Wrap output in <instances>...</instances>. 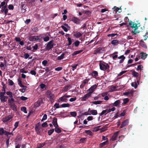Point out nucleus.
I'll return each mask as SVG.
<instances>
[{"label":"nucleus","mask_w":148,"mask_h":148,"mask_svg":"<svg viewBox=\"0 0 148 148\" xmlns=\"http://www.w3.org/2000/svg\"><path fill=\"white\" fill-rule=\"evenodd\" d=\"M91 93L88 92L82 98L81 100L82 101H85L88 99L91 95Z\"/></svg>","instance_id":"obj_7"},{"label":"nucleus","mask_w":148,"mask_h":148,"mask_svg":"<svg viewBox=\"0 0 148 148\" xmlns=\"http://www.w3.org/2000/svg\"><path fill=\"white\" fill-rule=\"evenodd\" d=\"M58 127H55V131L56 132L59 133H61L62 131Z\"/></svg>","instance_id":"obj_40"},{"label":"nucleus","mask_w":148,"mask_h":148,"mask_svg":"<svg viewBox=\"0 0 148 148\" xmlns=\"http://www.w3.org/2000/svg\"><path fill=\"white\" fill-rule=\"evenodd\" d=\"M43 39L44 41L47 42L49 40V38L48 36H47L44 38Z\"/></svg>","instance_id":"obj_54"},{"label":"nucleus","mask_w":148,"mask_h":148,"mask_svg":"<svg viewBox=\"0 0 148 148\" xmlns=\"http://www.w3.org/2000/svg\"><path fill=\"white\" fill-rule=\"evenodd\" d=\"M72 21L76 24H78L79 23V20L76 17H73Z\"/></svg>","instance_id":"obj_18"},{"label":"nucleus","mask_w":148,"mask_h":148,"mask_svg":"<svg viewBox=\"0 0 148 148\" xmlns=\"http://www.w3.org/2000/svg\"><path fill=\"white\" fill-rule=\"evenodd\" d=\"M119 132L120 131L116 132L113 135L111 138L112 141H114L116 139L118 135V134Z\"/></svg>","instance_id":"obj_17"},{"label":"nucleus","mask_w":148,"mask_h":148,"mask_svg":"<svg viewBox=\"0 0 148 148\" xmlns=\"http://www.w3.org/2000/svg\"><path fill=\"white\" fill-rule=\"evenodd\" d=\"M65 54L64 53H63L60 56H59L58 57V60H61L64 57V56Z\"/></svg>","instance_id":"obj_39"},{"label":"nucleus","mask_w":148,"mask_h":148,"mask_svg":"<svg viewBox=\"0 0 148 148\" xmlns=\"http://www.w3.org/2000/svg\"><path fill=\"white\" fill-rule=\"evenodd\" d=\"M29 40L30 41H34L38 40L37 37L36 36H30L29 38Z\"/></svg>","instance_id":"obj_20"},{"label":"nucleus","mask_w":148,"mask_h":148,"mask_svg":"<svg viewBox=\"0 0 148 148\" xmlns=\"http://www.w3.org/2000/svg\"><path fill=\"white\" fill-rule=\"evenodd\" d=\"M48 62L46 60H44L42 61V64L44 66H45L47 64Z\"/></svg>","instance_id":"obj_59"},{"label":"nucleus","mask_w":148,"mask_h":148,"mask_svg":"<svg viewBox=\"0 0 148 148\" xmlns=\"http://www.w3.org/2000/svg\"><path fill=\"white\" fill-rule=\"evenodd\" d=\"M61 28L64 30L65 32H67L68 31L67 28L64 25L61 26Z\"/></svg>","instance_id":"obj_57"},{"label":"nucleus","mask_w":148,"mask_h":148,"mask_svg":"<svg viewBox=\"0 0 148 148\" xmlns=\"http://www.w3.org/2000/svg\"><path fill=\"white\" fill-rule=\"evenodd\" d=\"M78 66V64H72L71 65L72 67V70L74 71Z\"/></svg>","instance_id":"obj_50"},{"label":"nucleus","mask_w":148,"mask_h":148,"mask_svg":"<svg viewBox=\"0 0 148 148\" xmlns=\"http://www.w3.org/2000/svg\"><path fill=\"white\" fill-rule=\"evenodd\" d=\"M73 36L76 38H78L82 36V34L79 32H74Z\"/></svg>","instance_id":"obj_14"},{"label":"nucleus","mask_w":148,"mask_h":148,"mask_svg":"<svg viewBox=\"0 0 148 148\" xmlns=\"http://www.w3.org/2000/svg\"><path fill=\"white\" fill-rule=\"evenodd\" d=\"M4 8V10L5 14H6L8 12V10L6 6H5L3 7Z\"/></svg>","instance_id":"obj_48"},{"label":"nucleus","mask_w":148,"mask_h":148,"mask_svg":"<svg viewBox=\"0 0 148 148\" xmlns=\"http://www.w3.org/2000/svg\"><path fill=\"white\" fill-rule=\"evenodd\" d=\"M10 136L8 138L6 139V141L5 142L6 145L7 147H8L9 146V140L10 139Z\"/></svg>","instance_id":"obj_38"},{"label":"nucleus","mask_w":148,"mask_h":148,"mask_svg":"<svg viewBox=\"0 0 148 148\" xmlns=\"http://www.w3.org/2000/svg\"><path fill=\"white\" fill-rule=\"evenodd\" d=\"M47 118V116L46 114H45L44 115L43 117L41 120V121H43L46 119Z\"/></svg>","instance_id":"obj_63"},{"label":"nucleus","mask_w":148,"mask_h":148,"mask_svg":"<svg viewBox=\"0 0 148 148\" xmlns=\"http://www.w3.org/2000/svg\"><path fill=\"white\" fill-rule=\"evenodd\" d=\"M140 55L141 56V58L143 60L145 59L146 58L147 55L146 53L143 52L141 53Z\"/></svg>","instance_id":"obj_22"},{"label":"nucleus","mask_w":148,"mask_h":148,"mask_svg":"<svg viewBox=\"0 0 148 148\" xmlns=\"http://www.w3.org/2000/svg\"><path fill=\"white\" fill-rule=\"evenodd\" d=\"M143 36L144 40H146L148 38V33L146 32Z\"/></svg>","instance_id":"obj_55"},{"label":"nucleus","mask_w":148,"mask_h":148,"mask_svg":"<svg viewBox=\"0 0 148 148\" xmlns=\"http://www.w3.org/2000/svg\"><path fill=\"white\" fill-rule=\"evenodd\" d=\"M54 96L51 93L49 94V99L51 102L53 101Z\"/></svg>","instance_id":"obj_37"},{"label":"nucleus","mask_w":148,"mask_h":148,"mask_svg":"<svg viewBox=\"0 0 148 148\" xmlns=\"http://www.w3.org/2000/svg\"><path fill=\"white\" fill-rule=\"evenodd\" d=\"M97 85H97L95 84L92 85L88 90V91H89V92L91 93H90L92 94L94 92L95 89L97 87Z\"/></svg>","instance_id":"obj_8"},{"label":"nucleus","mask_w":148,"mask_h":148,"mask_svg":"<svg viewBox=\"0 0 148 148\" xmlns=\"http://www.w3.org/2000/svg\"><path fill=\"white\" fill-rule=\"evenodd\" d=\"M107 112L106 110H103L102 112L100 113V116H102L103 114L106 115L107 114Z\"/></svg>","instance_id":"obj_52"},{"label":"nucleus","mask_w":148,"mask_h":148,"mask_svg":"<svg viewBox=\"0 0 148 148\" xmlns=\"http://www.w3.org/2000/svg\"><path fill=\"white\" fill-rule=\"evenodd\" d=\"M99 65L100 69L103 71L108 70L110 67L108 64L106 63L103 61L100 62Z\"/></svg>","instance_id":"obj_1"},{"label":"nucleus","mask_w":148,"mask_h":148,"mask_svg":"<svg viewBox=\"0 0 148 148\" xmlns=\"http://www.w3.org/2000/svg\"><path fill=\"white\" fill-rule=\"evenodd\" d=\"M83 51L82 50H80L79 51H75L72 54V55L73 56H74L75 55H76L78 54H79L81 52H82Z\"/></svg>","instance_id":"obj_30"},{"label":"nucleus","mask_w":148,"mask_h":148,"mask_svg":"<svg viewBox=\"0 0 148 148\" xmlns=\"http://www.w3.org/2000/svg\"><path fill=\"white\" fill-rule=\"evenodd\" d=\"M108 140H106V141L103 142L101 143H100L99 145V147H102L104 145H106L108 144Z\"/></svg>","instance_id":"obj_27"},{"label":"nucleus","mask_w":148,"mask_h":148,"mask_svg":"<svg viewBox=\"0 0 148 148\" xmlns=\"http://www.w3.org/2000/svg\"><path fill=\"white\" fill-rule=\"evenodd\" d=\"M5 130H4L2 128H0V135H2L5 133Z\"/></svg>","instance_id":"obj_42"},{"label":"nucleus","mask_w":148,"mask_h":148,"mask_svg":"<svg viewBox=\"0 0 148 148\" xmlns=\"http://www.w3.org/2000/svg\"><path fill=\"white\" fill-rule=\"evenodd\" d=\"M91 75L94 78L96 79H99V77H98V73L97 71H92Z\"/></svg>","instance_id":"obj_6"},{"label":"nucleus","mask_w":148,"mask_h":148,"mask_svg":"<svg viewBox=\"0 0 148 148\" xmlns=\"http://www.w3.org/2000/svg\"><path fill=\"white\" fill-rule=\"evenodd\" d=\"M140 45L141 46L145 48L146 49L147 48V47L146 45L145 44V43L143 42V40H141L140 41Z\"/></svg>","instance_id":"obj_23"},{"label":"nucleus","mask_w":148,"mask_h":148,"mask_svg":"<svg viewBox=\"0 0 148 148\" xmlns=\"http://www.w3.org/2000/svg\"><path fill=\"white\" fill-rule=\"evenodd\" d=\"M21 110L23 112L25 113H27V112L26 111V108L25 107H22L21 108Z\"/></svg>","instance_id":"obj_46"},{"label":"nucleus","mask_w":148,"mask_h":148,"mask_svg":"<svg viewBox=\"0 0 148 148\" xmlns=\"http://www.w3.org/2000/svg\"><path fill=\"white\" fill-rule=\"evenodd\" d=\"M129 121L128 119H126L123 122L121 125V126L120 127V128H121L126 125H127Z\"/></svg>","instance_id":"obj_12"},{"label":"nucleus","mask_w":148,"mask_h":148,"mask_svg":"<svg viewBox=\"0 0 148 148\" xmlns=\"http://www.w3.org/2000/svg\"><path fill=\"white\" fill-rule=\"evenodd\" d=\"M71 87V85H66L62 89V91L63 92H66L69 90V88Z\"/></svg>","instance_id":"obj_24"},{"label":"nucleus","mask_w":148,"mask_h":148,"mask_svg":"<svg viewBox=\"0 0 148 148\" xmlns=\"http://www.w3.org/2000/svg\"><path fill=\"white\" fill-rule=\"evenodd\" d=\"M35 130L36 131V132L37 134L40 135H41L40 132L41 131H42L43 130H42V129H40L39 126L36 125L35 127Z\"/></svg>","instance_id":"obj_11"},{"label":"nucleus","mask_w":148,"mask_h":148,"mask_svg":"<svg viewBox=\"0 0 148 148\" xmlns=\"http://www.w3.org/2000/svg\"><path fill=\"white\" fill-rule=\"evenodd\" d=\"M121 103V101L120 100H117L115 101L113 103L114 106L117 107Z\"/></svg>","instance_id":"obj_28"},{"label":"nucleus","mask_w":148,"mask_h":148,"mask_svg":"<svg viewBox=\"0 0 148 148\" xmlns=\"http://www.w3.org/2000/svg\"><path fill=\"white\" fill-rule=\"evenodd\" d=\"M143 66L142 65L140 64L138 65L137 66V68L136 69V71H139L140 72L141 71L143 70Z\"/></svg>","instance_id":"obj_31"},{"label":"nucleus","mask_w":148,"mask_h":148,"mask_svg":"<svg viewBox=\"0 0 148 148\" xmlns=\"http://www.w3.org/2000/svg\"><path fill=\"white\" fill-rule=\"evenodd\" d=\"M54 132V129H52L49 130L48 131V134L49 135H51Z\"/></svg>","instance_id":"obj_49"},{"label":"nucleus","mask_w":148,"mask_h":148,"mask_svg":"<svg viewBox=\"0 0 148 148\" xmlns=\"http://www.w3.org/2000/svg\"><path fill=\"white\" fill-rule=\"evenodd\" d=\"M132 75L133 76L135 77H138L139 76V73L134 71L132 73Z\"/></svg>","instance_id":"obj_33"},{"label":"nucleus","mask_w":148,"mask_h":148,"mask_svg":"<svg viewBox=\"0 0 148 148\" xmlns=\"http://www.w3.org/2000/svg\"><path fill=\"white\" fill-rule=\"evenodd\" d=\"M100 126H97L96 127H95L94 128L93 130H92L93 132H97L98 130H99V127H100Z\"/></svg>","instance_id":"obj_53"},{"label":"nucleus","mask_w":148,"mask_h":148,"mask_svg":"<svg viewBox=\"0 0 148 148\" xmlns=\"http://www.w3.org/2000/svg\"><path fill=\"white\" fill-rule=\"evenodd\" d=\"M104 51H105V47H99L94 51L93 54H97L101 53L103 52Z\"/></svg>","instance_id":"obj_3"},{"label":"nucleus","mask_w":148,"mask_h":148,"mask_svg":"<svg viewBox=\"0 0 148 148\" xmlns=\"http://www.w3.org/2000/svg\"><path fill=\"white\" fill-rule=\"evenodd\" d=\"M116 88V87L115 86H112L111 87L110 89V90L109 91L111 92L114 91L115 90Z\"/></svg>","instance_id":"obj_43"},{"label":"nucleus","mask_w":148,"mask_h":148,"mask_svg":"<svg viewBox=\"0 0 148 148\" xmlns=\"http://www.w3.org/2000/svg\"><path fill=\"white\" fill-rule=\"evenodd\" d=\"M14 102V101H11L10 99H8V103L10 106L15 104Z\"/></svg>","instance_id":"obj_45"},{"label":"nucleus","mask_w":148,"mask_h":148,"mask_svg":"<svg viewBox=\"0 0 148 148\" xmlns=\"http://www.w3.org/2000/svg\"><path fill=\"white\" fill-rule=\"evenodd\" d=\"M80 44V42L78 40L76 41L74 43V45L76 47H77Z\"/></svg>","instance_id":"obj_51"},{"label":"nucleus","mask_w":148,"mask_h":148,"mask_svg":"<svg viewBox=\"0 0 148 148\" xmlns=\"http://www.w3.org/2000/svg\"><path fill=\"white\" fill-rule=\"evenodd\" d=\"M18 84L19 86L21 87L27 88V87L26 86H25L23 85L22 84L21 81V80L20 78L19 77L18 79Z\"/></svg>","instance_id":"obj_21"},{"label":"nucleus","mask_w":148,"mask_h":148,"mask_svg":"<svg viewBox=\"0 0 148 148\" xmlns=\"http://www.w3.org/2000/svg\"><path fill=\"white\" fill-rule=\"evenodd\" d=\"M29 56V55L28 53H26L24 54L23 57H24L25 58L27 59L28 58Z\"/></svg>","instance_id":"obj_60"},{"label":"nucleus","mask_w":148,"mask_h":148,"mask_svg":"<svg viewBox=\"0 0 148 148\" xmlns=\"http://www.w3.org/2000/svg\"><path fill=\"white\" fill-rule=\"evenodd\" d=\"M71 106V105L69 103H63L62 104L61 106L62 108L69 107Z\"/></svg>","instance_id":"obj_32"},{"label":"nucleus","mask_w":148,"mask_h":148,"mask_svg":"<svg viewBox=\"0 0 148 148\" xmlns=\"http://www.w3.org/2000/svg\"><path fill=\"white\" fill-rule=\"evenodd\" d=\"M129 25H130V27L132 29L134 28V31H132V33H133L134 34H137V33L139 32H136V31L137 27H138L137 24L136 23H134L131 21L129 23Z\"/></svg>","instance_id":"obj_2"},{"label":"nucleus","mask_w":148,"mask_h":148,"mask_svg":"<svg viewBox=\"0 0 148 148\" xmlns=\"http://www.w3.org/2000/svg\"><path fill=\"white\" fill-rule=\"evenodd\" d=\"M67 40L68 41L69 43L68 44V45H71L72 43V41H71V38H69L68 37L67 38Z\"/></svg>","instance_id":"obj_56"},{"label":"nucleus","mask_w":148,"mask_h":148,"mask_svg":"<svg viewBox=\"0 0 148 148\" xmlns=\"http://www.w3.org/2000/svg\"><path fill=\"white\" fill-rule=\"evenodd\" d=\"M45 144V143H39L37 145V147L38 148H41L44 146Z\"/></svg>","instance_id":"obj_44"},{"label":"nucleus","mask_w":148,"mask_h":148,"mask_svg":"<svg viewBox=\"0 0 148 148\" xmlns=\"http://www.w3.org/2000/svg\"><path fill=\"white\" fill-rule=\"evenodd\" d=\"M13 117L11 115H9L8 116L2 119V121L3 122L5 123L9 121Z\"/></svg>","instance_id":"obj_9"},{"label":"nucleus","mask_w":148,"mask_h":148,"mask_svg":"<svg viewBox=\"0 0 148 148\" xmlns=\"http://www.w3.org/2000/svg\"><path fill=\"white\" fill-rule=\"evenodd\" d=\"M53 42V40H52L48 42L46 46V49L47 50H49L53 47L54 45Z\"/></svg>","instance_id":"obj_4"},{"label":"nucleus","mask_w":148,"mask_h":148,"mask_svg":"<svg viewBox=\"0 0 148 148\" xmlns=\"http://www.w3.org/2000/svg\"><path fill=\"white\" fill-rule=\"evenodd\" d=\"M67 98L66 96V95H64L63 96L60 98L58 101L59 102H60V101L62 102H67Z\"/></svg>","instance_id":"obj_10"},{"label":"nucleus","mask_w":148,"mask_h":148,"mask_svg":"<svg viewBox=\"0 0 148 148\" xmlns=\"http://www.w3.org/2000/svg\"><path fill=\"white\" fill-rule=\"evenodd\" d=\"M48 126L47 123L46 122L42 124V126L43 127H47Z\"/></svg>","instance_id":"obj_58"},{"label":"nucleus","mask_w":148,"mask_h":148,"mask_svg":"<svg viewBox=\"0 0 148 148\" xmlns=\"http://www.w3.org/2000/svg\"><path fill=\"white\" fill-rule=\"evenodd\" d=\"M102 102V101H94L91 102V103L94 104H100Z\"/></svg>","instance_id":"obj_35"},{"label":"nucleus","mask_w":148,"mask_h":148,"mask_svg":"<svg viewBox=\"0 0 148 148\" xmlns=\"http://www.w3.org/2000/svg\"><path fill=\"white\" fill-rule=\"evenodd\" d=\"M8 81H9L8 82L9 85H10L11 86H12L14 84V83L12 80H10V79H9Z\"/></svg>","instance_id":"obj_62"},{"label":"nucleus","mask_w":148,"mask_h":148,"mask_svg":"<svg viewBox=\"0 0 148 148\" xmlns=\"http://www.w3.org/2000/svg\"><path fill=\"white\" fill-rule=\"evenodd\" d=\"M20 99L23 101H25L28 98L27 97L22 96L20 97Z\"/></svg>","instance_id":"obj_61"},{"label":"nucleus","mask_w":148,"mask_h":148,"mask_svg":"<svg viewBox=\"0 0 148 148\" xmlns=\"http://www.w3.org/2000/svg\"><path fill=\"white\" fill-rule=\"evenodd\" d=\"M111 43L114 45H116L119 44V42L118 40H114L111 41Z\"/></svg>","instance_id":"obj_26"},{"label":"nucleus","mask_w":148,"mask_h":148,"mask_svg":"<svg viewBox=\"0 0 148 148\" xmlns=\"http://www.w3.org/2000/svg\"><path fill=\"white\" fill-rule=\"evenodd\" d=\"M26 2L29 5L32 6L33 3L36 0H25Z\"/></svg>","instance_id":"obj_25"},{"label":"nucleus","mask_w":148,"mask_h":148,"mask_svg":"<svg viewBox=\"0 0 148 148\" xmlns=\"http://www.w3.org/2000/svg\"><path fill=\"white\" fill-rule=\"evenodd\" d=\"M10 107L12 109V110L14 111H16L17 110V108H16V105H15V104H14L13 105H12L10 106Z\"/></svg>","instance_id":"obj_36"},{"label":"nucleus","mask_w":148,"mask_h":148,"mask_svg":"<svg viewBox=\"0 0 148 148\" xmlns=\"http://www.w3.org/2000/svg\"><path fill=\"white\" fill-rule=\"evenodd\" d=\"M129 99L127 98H125L123 99V104H125L129 101Z\"/></svg>","instance_id":"obj_41"},{"label":"nucleus","mask_w":148,"mask_h":148,"mask_svg":"<svg viewBox=\"0 0 148 148\" xmlns=\"http://www.w3.org/2000/svg\"><path fill=\"white\" fill-rule=\"evenodd\" d=\"M52 124L55 127H58V125L57 123V119L56 118H54L52 121Z\"/></svg>","instance_id":"obj_15"},{"label":"nucleus","mask_w":148,"mask_h":148,"mask_svg":"<svg viewBox=\"0 0 148 148\" xmlns=\"http://www.w3.org/2000/svg\"><path fill=\"white\" fill-rule=\"evenodd\" d=\"M90 112L92 115H96L97 114V112L96 110H92L90 111Z\"/></svg>","instance_id":"obj_29"},{"label":"nucleus","mask_w":148,"mask_h":148,"mask_svg":"<svg viewBox=\"0 0 148 148\" xmlns=\"http://www.w3.org/2000/svg\"><path fill=\"white\" fill-rule=\"evenodd\" d=\"M114 10L116 12H117L119 10V8L116 6H115L113 8Z\"/></svg>","instance_id":"obj_64"},{"label":"nucleus","mask_w":148,"mask_h":148,"mask_svg":"<svg viewBox=\"0 0 148 148\" xmlns=\"http://www.w3.org/2000/svg\"><path fill=\"white\" fill-rule=\"evenodd\" d=\"M70 114L73 117H75L77 115V113L76 112H70Z\"/></svg>","instance_id":"obj_47"},{"label":"nucleus","mask_w":148,"mask_h":148,"mask_svg":"<svg viewBox=\"0 0 148 148\" xmlns=\"http://www.w3.org/2000/svg\"><path fill=\"white\" fill-rule=\"evenodd\" d=\"M118 58L119 59H121L119 61V63L120 64L123 63L125 59V57L123 55H121L120 56L118 57Z\"/></svg>","instance_id":"obj_16"},{"label":"nucleus","mask_w":148,"mask_h":148,"mask_svg":"<svg viewBox=\"0 0 148 148\" xmlns=\"http://www.w3.org/2000/svg\"><path fill=\"white\" fill-rule=\"evenodd\" d=\"M8 98V97L7 96H3L1 97H0V99L1 101L2 102H6Z\"/></svg>","instance_id":"obj_19"},{"label":"nucleus","mask_w":148,"mask_h":148,"mask_svg":"<svg viewBox=\"0 0 148 148\" xmlns=\"http://www.w3.org/2000/svg\"><path fill=\"white\" fill-rule=\"evenodd\" d=\"M6 94L8 97H10V98L8 99H10L12 101H14V99L12 95V93L11 91H7L6 92Z\"/></svg>","instance_id":"obj_5"},{"label":"nucleus","mask_w":148,"mask_h":148,"mask_svg":"<svg viewBox=\"0 0 148 148\" xmlns=\"http://www.w3.org/2000/svg\"><path fill=\"white\" fill-rule=\"evenodd\" d=\"M85 132L86 134L89 135L90 136H92L93 135V133L90 130H86Z\"/></svg>","instance_id":"obj_34"},{"label":"nucleus","mask_w":148,"mask_h":148,"mask_svg":"<svg viewBox=\"0 0 148 148\" xmlns=\"http://www.w3.org/2000/svg\"><path fill=\"white\" fill-rule=\"evenodd\" d=\"M134 92V90L132 89L130 91H129L127 92H124L123 94L125 96H128L130 95H132Z\"/></svg>","instance_id":"obj_13"}]
</instances>
